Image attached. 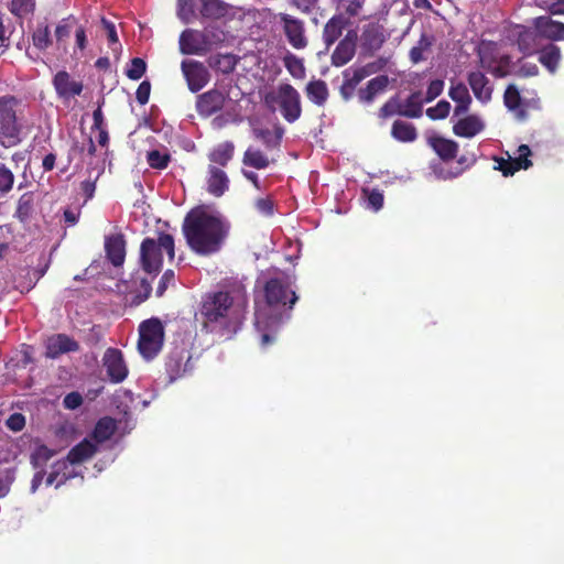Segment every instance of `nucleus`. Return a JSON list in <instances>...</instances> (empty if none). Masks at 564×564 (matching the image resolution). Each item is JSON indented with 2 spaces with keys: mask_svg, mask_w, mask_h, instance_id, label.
Returning <instances> with one entry per match:
<instances>
[{
  "mask_svg": "<svg viewBox=\"0 0 564 564\" xmlns=\"http://www.w3.org/2000/svg\"><path fill=\"white\" fill-rule=\"evenodd\" d=\"M297 300L291 278L286 273L279 272L264 281L262 301H257L254 313V326L261 333L262 347L274 341V336L268 329L289 319Z\"/></svg>",
  "mask_w": 564,
  "mask_h": 564,
  "instance_id": "nucleus-1",
  "label": "nucleus"
},
{
  "mask_svg": "<svg viewBox=\"0 0 564 564\" xmlns=\"http://www.w3.org/2000/svg\"><path fill=\"white\" fill-rule=\"evenodd\" d=\"M182 230L192 251L199 256H209L221 249L229 225L221 217L197 208L186 215Z\"/></svg>",
  "mask_w": 564,
  "mask_h": 564,
  "instance_id": "nucleus-2",
  "label": "nucleus"
},
{
  "mask_svg": "<svg viewBox=\"0 0 564 564\" xmlns=\"http://www.w3.org/2000/svg\"><path fill=\"white\" fill-rule=\"evenodd\" d=\"M200 314L203 327L221 335L237 333L245 318L243 310L234 305L230 293L223 291L208 294L204 299Z\"/></svg>",
  "mask_w": 564,
  "mask_h": 564,
  "instance_id": "nucleus-3",
  "label": "nucleus"
},
{
  "mask_svg": "<svg viewBox=\"0 0 564 564\" xmlns=\"http://www.w3.org/2000/svg\"><path fill=\"white\" fill-rule=\"evenodd\" d=\"M22 100L13 95L0 96V143L14 147L21 142L23 131Z\"/></svg>",
  "mask_w": 564,
  "mask_h": 564,
  "instance_id": "nucleus-4",
  "label": "nucleus"
},
{
  "mask_svg": "<svg viewBox=\"0 0 564 564\" xmlns=\"http://www.w3.org/2000/svg\"><path fill=\"white\" fill-rule=\"evenodd\" d=\"M225 32L216 26L203 31L187 29L180 35V51L185 55H204L225 42Z\"/></svg>",
  "mask_w": 564,
  "mask_h": 564,
  "instance_id": "nucleus-5",
  "label": "nucleus"
},
{
  "mask_svg": "<svg viewBox=\"0 0 564 564\" xmlns=\"http://www.w3.org/2000/svg\"><path fill=\"white\" fill-rule=\"evenodd\" d=\"M162 250H165L170 260L175 257L174 238L170 234L161 232L158 240L144 238L140 246V264L147 273H159L163 265Z\"/></svg>",
  "mask_w": 564,
  "mask_h": 564,
  "instance_id": "nucleus-6",
  "label": "nucleus"
},
{
  "mask_svg": "<svg viewBox=\"0 0 564 564\" xmlns=\"http://www.w3.org/2000/svg\"><path fill=\"white\" fill-rule=\"evenodd\" d=\"M264 102L272 110L278 106L282 117L289 123L295 122L302 115L301 95L289 83H282L274 91L268 93Z\"/></svg>",
  "mask_w": 564,
  "mask_h": 564,
  "instance_id": "nucleus-7",
  "label": "nucleus"
},
{
  "mask_svg": "<svg viewBox=\"0 0 564 564\" xmlns=\"http://www.w3.org/2000/svg\"><path fill=\"white\" fill-rule=\"evenodd\" d=\"M164 341V326L158 317L143 321L139 325L138 349L147 360L153 359L161 351Z\"/></svg>",
  "mask_w": 564,
  "mask_h": 564,
  "instance_id": "nucleus-8",
  "label": "nucleus"
},
{
  "mask_svg": "<svg viewBox=\"0 0 564 564\" xmlns=\"http://www.w3.org/2000/svg\"><path fill=\"white\" fill-rule=\"evenodd\" d=\"M288 43L295 50H304L308 45L305 22L286 12L275 14Z\"/></svg>",
  "mask_w": 564,
  "mask_h": 564,
  "instance_id": "nucleus-9",
  "label": "nucleus"
},
{
  "mask_svg": "<svg viewBox=\"0 0 564 564\" xmlns=\"http://www.w3.org/2000/svg\"><path fill=\"white\" fill-rule=\"evenodd\" d=\"M102 365L112 383H120L128 377L129 370L123 354L118 348L110 347L106 349L102 357Z\"/></svg>",
  "mask_w": 564,
  "mask_h": 564,
  "instance_id": "nucleus-10",
  "label": "nucleus"
},
{
  "mask_svg": "<svg viewBox=\"0 0 564 564\" xmlns=\"http://www.w3.org/2000/svg\"><path fill=\"white\" fill-rule=\"evenodd\" d=\"M357 41V30H348L345 36L341 40H339L338 44L336 45L335 50L332 53V65L335 67H341L348 64L356 54Z\"/></svg>",
  "mask_w": 564,
  "mask_h": 564,
  "instance_id": "nucleus-11",
  "label": "nucleus"
},
{
  "mask_svg": "<svg viewBox=\"0 0 564 564\" xmlns=\"http://www.w3.org/2000/svg\"><path fill=\"white\" fill-rule=\"evenodd\" d=\"M181 68L187 82L188 89L192 93L199 91L208 84L210 79L208 69L202 62L183 61L181 64Z\"/></svg>",
  "mask_w": 564,
  "mask_h": 564,
  "instance_id": "nucleus-12",
  "label": "nucleus"
},
{
  "mask_svg": "<svg viewBox=\"0 0 564 564\" xmlns=\"http://www.w3.org/2000/svg\"><path fill=\"white\" fill-rule=\"evenodd\" d=\"M191 361L192 357L185 349L176 348L172 350L165 361V372L169 381L173 382L189 372L193 369Z\"/></svg>",
  "mask_w": 564,
  "mask_h": 564,
  "instance_id": "nucleus-13",
  "label": "nucleus"
},
{
  "mask_svg": "<svg viewBox=\"0 0 564 564\" xmlns=\"http://www.w3.org/2000/svg\"><path fill=\"white\" fill-rule=\"evenodd\" d=\"M227 95L216 88L205 91L196 98V111L200 117L208 118L223 110Z\"/></svg>",
  "mask_w": 564,
  "mask_h": 564,
  "instance_id": "nucleus-14",
  "label": "nucleus"
},
{
  "mask_svg": "<svg viewBox=\"0 0 564 564\" xmlns=\"http://www.w3.org/2000/svg\"><path fill=\"white\" fill-rule=\"evenodd\" d=\"M53 87L59 99L70 100L83 93L84 85L80 80L72 78L70 74L66 70H58L53 79Z\"/></svg>",
  "mask_w": 564,
  "mask_h": 564,
  "instance_id": "nucleus-15",
  "label": "nucleus"
},
{
  "mask_svg": "<svg viewBox=\"0 0 564 564\" xmlns=\"http://www.w3.org/2000/svg\"><path fill=\"white\" fill-rule=\"evenodd\" d=\"M78 350L79 344L66 334H56L48 337L45 345V356L51 359H56L63 354Z\"/></svg>",
  "mask_w": 564,
  "mask_h": 564,
  "instance_id": "nucleus-16",
  "label": "nucleus"
},
{
  "mask_svg": "<svg viewBox=\"0 0 564 564\" xmlns=\"http://www.w3.org/2000/svg\"><path fill=\"white\" fill-rule=\"evenodd\" d=\"M384 42L386 35L381 25L370 23L365 26L361 34V48L366 55L372 56Z\"/></svg>",
  "mask_w": 564,
  "mask_h": 564,
  "instance_id": "nucleus-17",
  "label": "nucleus"
},
{
  "mask_svg": "<svg viewBox=\"0 0 564 564\" xmlns=\"http://www.w3.org/2000/svg\"><path fill=\"white\" fill-rule=\"evenodd\" d=\"M350 21L344 13L334 14L324 25L322 40L328 50L343 35L344 30L349 25Z\"/></svg>",
  "mask_w": 564,
  "mask_h": 564,
  "instance_id": "nucleus-18",
  "label": "nucleus"
},
{
  "mask_svg": "<svg viewBox=\"0 0 564 564\" xmlns=\"http://www.w3.org/2000/svg\"><path fill=\"white\" fill-rule=\"evenodd\" d=\"M106 257L113 267H121L126 259V240L122 234H116L105 239Z\"/></svg>",
  "mask_w": 564,
  "mask_h": 564,
  "instance_id": "nucleus-19",
  "label": "nucleus"
},
{
  "mask_svg": "<svg viewBox=\"0 0 564 564\" xmlns=\"http://www.w3.org/2000/svg\"><path fill=\"white\" fill-rule=\"evenodd\" d=\"M467 82L477 100L482 104H487L491 100L494 89L484 73L479 70L468 73Z\"/></svg>",
  "mask_w": 564,
  "mask_h": 564,
  "instance_id": "nucleus-20",
  "label": "nucleus"
},
{
  "mask_svg": "<svg viewBox=\"0 0 564 564\" xmlns=\"http://www.w3.org/2000/svg\"><path fill=\"white\" fill-rule=\"evenodd\" d=\"M389 86V77L387 75H379L370 79L365 87L357 91L358 100L361 104H372L376 97L386 91Z\"/></svg>",
  "mask_w": 564,
  "mask_h": 564,
  "instance_id": "nucleus-21",
  "label": "nucleus"
},
{
  "mask_svg": "<svg viewBox=\"0 0 564 564\" xmlns=\"http://www.w3.org/2000/svg\"><path fill=\"white\" fill-rule=\"evenodd\" d=\"M229 188V177L219 166L208 165L207 191L209 194L220 197Z\"/></svg>",
  "mask_w": 564,
  "mask_h": 564,
  "instance_id": "nucleus-22",
  "label": "nucleus"
},
{
  "mask_svg": "<svg viewBox=\"0 0 564 564\" xmlns=\"http://www.w3.org/2000/svg\"><path fill=\"white\" fill-rule=\"evenodd\" d=\"M427 144L444 162L452 161L457 156L458 143L454 140L441 135H432L427 138Z\"/></svg>",
  "mask_w": 564,
  "mask_h": 564,
  "instance_id": "nucleus-23",
  "label": "nucleus"
},
{
  "mask_svg": "<svg viewBox=\"0 0 564 564\" xmlns=\"http://www.w3.org/2000/svg\"><path fill=\"white\" fill-rule=\"evenodd\" d=\"M448 96L456 104L454 108V116L465 115L469 110L471 96L464 83H452Z\"/></svg>",
  "mask_w": 564,
  "mask_h": 564,
  "instance_id": "nucleus-24",
  "label": "nucleus"
},
{
  "mask_svg": "<svg viewBox=\"0 0 564 564\" xmlns=\"http://www.w3.org/2000/svg\"><path fill=\"white\" fill-rule=\"evenodd\" d=\"M534 26L539 33L549 40H564V23L552 20L550 17H539L534 20Z\"/></svg>",
  "mask_w": 564,
  "mask_h": 564,
  "instance_id": "nucleus-25",
  "label": "nucleus"
},
{
  "mask_svg": "<svg viewBox=\"0 0 564 564\" xmlns=\"http://www.w3.org/2000/svg\"><path fill=\"white\" fill-rule=\"evenodd\" d=\"M485 128L482 121L475 115H468L462 119H459L453 126V132L457 137L462 138H473L479 132H481Z\"/></svg>",
  "mask_w": 564,
  "mask_h": 564,
  "instance_id": "nucleus-26",
  "label": "nucleus"
},
{
  "mask_svg": "<svg viewBox=\"0 0 564 564\" xmlns=\"http://www.w3.org/2000/svg\"><path fill=\"white\" fill-rule=\"evenodd\" d=\"M97 451L98 448L96 444H94L88 438H84L82 442L70 448L66 457L70 465H76L91 458L97 453Z\"/></svg>",
  "mask_w": 564,
  "mask_h": 564,
  "instance_id": "nucleus-27",
  "label": "nucleus"
},
{
  "mask_svg": "<svg viewBox=\"0 0 564 564\" xmlns=\"http://www.w3.org/2000/svg\"><path fill=\"white\" fill-rule=\"evenodd\" d=\"M391 137L402 143H412L417 139L416 127L404 120H394L391 127Z\"/></svg>",
  "mask_w": 564,
  "mask_h": 564,
  "instance_id": "nucleus-28",
  "label": "nucleus"
},
{
  "mask_svg": "<svg viewBox=\"0 0 564 564\" xmlns=\"http://www.w3.org/2000/svg\"><path fill=\"white\" fill-rule=\"evenodd\" d=\"M562 59L561 48L555 44H547L539 51V62L551 73L555 74Z\"/></svg>",
  "mask_w": 564,
  "mask_h": 564,
  "instance_id": "nucleus-29",
  "label": "nucleus"
},
{
  "mask_svg": "<svg viewBox=\"0 0 564 564\" xmlns=\"http://www.w3.org/2000/svg\"><path fill=\"white\" fill-rule=\"evenodd\" d=\"M305 93L310 101L318 107H323L328 97L329 90L323 79H314L306 84Z\"/></svg>",
  "mask_w": 564,
  "mask_h": 564,
  "instance_id": "nucleus-30",
  "label": "nucleus"
},
{
  "mask_svg": "<svg viewBox=\"0 0 564 564\" xmlns=\"http://www.w3.org/2000/svg\"><path fill=\"white\" fill-rule=\"evenodd\" d=\"M235 145L231 141H225L215 147L208 154L210 164L225 167L232 160Z\"/></svg>",
  "mask_w": 564,
  "mask_h": 564,
  "instance_id": "nucleus-31",
  "label": "nucleus"
},
{
  "mask_svg": "<svg viewBox=\"0 0 564 564\" xmlns=\"http://www.w3.org/2000/svg\"><path fill=\"white\" fill-rule=\"evenodd\" d=\"M424 104L426 102L420 90L411 93L404 102L401 101L402 117L411 119L422 117Z\"/></svg>",
  "mask_w": 564,
  "mask_h": 564,
  "instance_id": "nucleus-32",
  "label": "nucleus"
},
{
  "mask_svg": "<svg viewBox=\"0 0 564 564\" xmlns=\"http://www.w3.org/2000/svg\"><path fill=\"white\" fill-rule=\"evenodd\" d=\"M273 162L270 158L260 149L249 147L242 156V164L257 170H264Z\"/></svg>",
  "mask_w": 564,
  "mask_h": 564,
  "instance_id": "nucleus-33",
  "label": "nucleus"
},
{
  "mask_svg": "<svg viewBox=\"0 0 564 564\" xmlns=\"http://www.w3.org/2000/svg\"><path fill=\"white\" fill-rule=\"evenodd\" d=\"M238 62L239 57L231 53L215 54L208 58V65L223 74L232 73Z\"/></svg>",
  "mask_w": 564,
  "mask_h": 564,
  "instance_id": "nucleus-34",
  "label": "nucleus"
},
{
  "mask_svg": "<svg viewBox=\"0 0 564 564\" xmlns=\"http://www.w3.org/2000/svg\"><path fill=\"white\" fill-rule=\"evenodd\" d=\"M116 422L110 416L99 419L91 432L93 440L100 444L111 438L116 432Z\"/></svg>",
  "mask_w": 564,
  "mask_h": 564,
  "instance_id": "nucleus-35",
  "label": "nucleus"
},
{
  "mask_svg": "<svg viewBox=\"0 0 564 564\" xmlns=\"http://www.w3.org/2000/svg\"><path fill=\"white\" fill-rule=\"evenodd\" d=\"M199 14L204 19L218 20L227 14V6L220 0H198Z\"/></svg>",
  "mask_w": 564,
  "mask_h": 564,
  "instance_id": "nucleus-36",
  "label": "nucleus"
},
{
  "mask_svg": "<svg viewBox=\"0 0 564 564\" xmlns=\"http://www.w3.org/2000/svg\"><path fill=\"white\" fill-rule=\"evenodd\" d=\"M344 82L339 88L340 96L344 100H349L354 96L356 87L359 85L361 80L365 78L359 74V72L355 68H347L343 72Z\"/></svg>",
  "mask_w": 564,
  "mask_h": 564,
  "instance_id": "nucleus-37",
  "label": "nucleus"
},
{
  "mask_svg": "<svg viewBox=\"0 0 564 564\" xmlns=\"http://www.w3.org/2000/svg\"><path fill=\"white\" fill-rule=\"evenodd\" d=\"M34 210V193L26 192L20 196L17 203V208L14 212V217L21 221L26 223Z\"/></svg>",
  "mask_w": 564,
  "mask_h": 564,
  "instance_id": "nucleus-38",
  "label": "nucleus"
},
{
  "mask_svg": "<svg viewBox=\"0 0 564 564\" xmlns=\"http://www.w3.org/2000/svg\"><path fill=\"white\" fill-rule=\"evenodd\" d=\"M283 128L276 127L274 132L269 129H256L254 137L259 139L267 149L273 150L280 147L283 137Z\"/></svg>",
  "mask_w": 564,
  "mask_h": 564,
  "instance_id": "nucleus-39",
  "label": "nucleus"
},
{
  "mask_svg": "<svg viewBox=\"0 0 564 564\" xmlns=\"http://www.w3.org/2000/svg\"><path fill=\"white\" fill-rule=\"evenodd\" d=\"M510 55H501L498 59V64L496 66H491L487 63L486 58H481V65L489 73H491L497 78L507 77L510 74V65H511Z\"/></svg>",
  "mask_w": 564,
  "mask_h": 564,
  "instance_id": "nucleus-40",
  "label": "nucleus"
},
{
  "mask_svg": "<svg viewBox=\"0 0 564 564\" xmlns=\"http://www.w3.org/2000/svg\"><path fill=\"white\" fill-rule=\"evenodd\" d=\"M177 17L185 23H192L197 19L194 0H177Z\"/></svg>",
  "mask_w": 564,
  "mask_h": 564,
  "instance_id": "nucleus-41",
  "label": "nucleus"
},
{
  "mask_svg": "<svg viewBox=\"0 0 564 564\" xmlns=\"http://www.w3.org/2000/svg\"><path fill=\"white\" fill-rule=\"evenodd\" d=\"M395 115L402 117L401 100L398 96H392L380 107L378 110V117L381 120H386Z\"/></svg>",
  "mask_w": 564,
  "mask_h": 564,
  "instance_id": "nucleus-42",
  "label": "nucleus"
},
{
  "mask_svg": "<svg viewBox=\"0 0 564 564\" xmlns=\"http://www.w3.org/2000/svg\"><path fill=\"white\" fill-rule=\"evenodd\" d=\"M283 64L294 78H302L305 75L303 61L296 55L288 52V54L283 57Z\"/></svg>",
  "mask_w": 564,
  "mask_h": 564,
  "instance_id": "nucleus-43",
  "label": "nucleus"
},
{
  "mask_svg": "<svg viewBox=\"0 0 564 564\" xmlns=\"http://www.w3.org/2000/svg\"><path fill=\"white\" fill-rule=\"evenodd\" d=\"M148 164L155 170H164L171 162V155L167 152L151 150L147 153Z\"/></svg>",
  "mask_w": 564,
  "mask_h": 564,
  "instance_id": "nucleus-44",
  "label": "nucleus"
},
{
  "mask_svg": "<svg viewBox=\"0 0 564 564\" xmlns=\"http://www.w3.org/2000/svg\"><path fill=\"white\" fill-rule=\"evenodd\" d=\"M32 42L36 48L41 51L46 50L52 44L48 25H37L32 35Z\"/></svg>",
  "mask_w": 564,
  "mask_h": 564,
  "instance_id": "nucleus-45",
  "label": "nucleus"
},
{
  "mask_svg": "<svg viewBox=\"0 0 564 564\" xmlns=\"http://www.w3.org/2000/svg\"><path fill=\"white\" fill-rule=\"evenodd\" d=\"M518 158L512 159L509 156V160L512 162L513 171L514 173L520 170H527L530 166H532L531 160H529V156L531 155V149L527 144H521L518 148Z\"/></svg>",
  "mask_w": 564,
  "mask_h": 564,
  "instance_id": "nucleus-46",
  "label": "nucleus"
},
{
  "mask_svg": "<svg viewBox=\"0 0 564 564\" xmlns=\"http://www.w3.org/2000/svg\"><path fill=\"white\" fill-rule=\"evenodd\" d=\"M54 456V451L46 445H40L31 455V464L34 468H44L46 463Z\"/></svg>",
  "mask_w": 564,
  "mask_h": 564,
  "instance_id": "nucleus-47",
  "label": "nucleus"
},
{
  "mask_svg": "<svg viewBox=\"0 0 564 564\" xmlns=\"http://www.w3.org/2000/svg\"><path fill=\"white\" fill-rule=\"evenodd\" d=\"M15 176L13 172L4 164L0 163V195L10 193L14 185Z\"/></svg>",
  "mask_w": 564,
  "mask_h": 564,
  "instance_id": "nucleus-48",
  "label": "nucleus"
},
{
  "mask_svg": "<svg viewBox=\"0 0 564 564\" xmlns=\"http://www.w3.org/2000/svg\"><path fill=\"white\" fill-rule=\"evenodd\" d=\"M69 465H70V463L68 462L67 457L64 459H59L52 465V467H51L52 470L57 471V475L59 476V480L56 484V488L61 487L67 480L72 479L76 476V474L68 471Z\"/></svg>",
  "mask_w": 564,
  "mask_h": 564,
  "instance_id": "nucleus-49",
  "label": "nucleus"
},
{
  "mask_svg": "<svg viewBox=\"0 0 564 564\" xmlns=\"http://www.w3.org/2000/svg\"><path fill=\"white\" fill-rule=\"evenodd\" d=\"M147 70V63L140 57H133L130 66L126 70V75L131 80H139Z\"/></svg>",
  "mask_w": 564,
  "mask_h": 564,
  "instance_id": "nucleus-50",
  "label": "nucleus"
},
{
  "mask_svg": "<svg viewBox=\"0 0 564 564\" xmlns=\"http://www.w3.org/2000/svg\"><path fill=\"white\" fill-rule=\"evenodd\" d=\"M451 111V104L443 99L440 100L434 107H430L426 109V116L431 120H442L445 119Z\"/></svg>",
  "mask_w": 564,
  "mask_h": 564,
  "instance_id": "nucleus-51",
  "label": "nucleus"
},
{
  "mask_svg": "<svg viewBox=\"0 0 564 564\" xmlns=\"http://www.w3.org/2000/svg\"><path fill=\"white\" fill-rule=\"evenodd\" d=\"M505 106L510 110H516L521 104V95L516 85H509L503 94Z\"/></svg>",
  "mask_w": 564,
  "mask_h": 564,
  "instance_id": "nucleus-52",
  "label": "nucleus"
},
{
  "mask_svg": "<svg viewBox=\"0 0 564 564\" xmlns=\"http://www.w3.org/2000/svg\"><path fill=\"white\" fill-rule=\"evenodd\" d=\"M362 194H364V196L367 197V204H368L369 208H371L375 212H378L382 208L383 194L381 191L376 189V188H373V189L364 188Z\"/></svg>",
  "mask_w": 564,
  "mask_h": 564,
  "instance_id": "nucleus-53",
  "label": "nucleus"
},
{
  "mask_svg": "<svg viewBox=\"0 0 564 564\" xmlns=\"http://www.w3.org/2000/svg\"><path fill=\"white\" fill-rule=\"evenodd\" d=\"M388 59L386 57H379L378 59L370 62L364 66L357 67L359 74L366 78L372 74L382 70L387 66Z\"/></svg>",
  "mask_w": 564,
  "mask_h": 564,
  "instance_id": "nucleus-54",
  "label": "nucleus"
},
{
  "mask_svg": "<svg viewBox=\"0 0 564 564\" xmlns=\"http://www.w3.org/2000/svg\"><path fill=\"white\" fill-rule=\"evenodd\" d=\"M289 4L303 14H311L317 8L318 0H288Z\"/></svg>",
  "mask_w": 564,
  "mask_h": 564,
  "instance_id": "nucleus-55",
  "label": "nucleus"
},
{
  "mask_svg": "<svg viewBox=\"0 0 564 564\" xmlns=\"http://www.w3.org/2000/svg\"><path fill=\"white\" fill-rule=\"evenodd\" d=\"M444 89V80L442 79H434L429 84L425 97L423 98L424 101L431 102L435 98H437Z\"/></svg>",
  "mask_w": 564,
  "mask_h": 564,
  "instance_id": "nucleus-56",
  "label": "nucleus"
},
{
  "mask_svg": "<svg viewBox=\"0 0 564 564\" xmlns=\"http://www.w3.org/2000/svg\"><path fill=\"white\" fill-rule=\"evenodd\" d=\"M151 93V83L149 80H143L137 88L135 98L140 105H145L149 102Z\"/></svg>",
  "mask_w": 564,
  "mask_h": 564,
  "instance_id": "nucleus-57",
  "label": "nucleus"
},
{
  "mask_svg": "<svg viewBox=\"0 0 564 564\" xmlns=\"http://www.w3.org/2000/svg\"><path fill=\"white\" fill-rule=\"evenodd\" d=\"M174 271L169 269L166 270L160 281H159V284H158V288H156V296L161 297L163 296V294L165 293L167 286L173 283L174 281Z\"/></svg>",
  "mask_w": 564,
  "mask_h": 564,
  "instance_id": "nucleus-58",
  "label": "nucleus"
},
{
  "mask_svg": "<svg viewBox=\"0 0 564 564\" xmlns=\"http://www.w3.org/2000/svg\"><path fill=\"white\" fill-rule=\"evenodd\" d=\"M83 404V397L79 392H69L64 397L63 405L65 409L75 410Z\"/></svg>",
  "mask_w": 564,
  "mask_h": 564,
  "instance_id": "nucleus-59",
  "label": "nucleus"
},
{
  "mask_svg": "<svg viewBox=\"0 0 564 564\" xmlns=\"http://www.w3.org/2000/svg\"><path fill=\"white\" fill-rule=\"evenodd\" d=\"M25 425V419L21 413H13L7 420V426L13 432L21 431Z\"/></svg>",
  "mask_w": 564,
  "mask_h": 564,
  "instance_id": "nucleus-60",
  "label": "nucleus"
},
{
  "mask_svg": "<svg viewBox=\"0 0 564 564\" xmlns=\"http://www.w3.org/2000/svg\"><path fill=\"white\" fill-rule=\"evenodd\" d=\"M533 37L530 34H520L517 41L519 50L524 55H531L533 53L532 47Z\"/></svg>",
  "mask_w": 564,
  "mask_h": 564,
  "instance_id": "nucleus-61",
  "label": "nucleus"
},
{
  "mask_svg": "<svg viewBox=\"0 0 564 564\" xmlns=\"http://www.w3.org/2000/svg\"><path fill=\"white\" fill-rule=\"evenodd\" d=\"M101 24L104 30L106 31L109 43L117 44L119 42V39L115 24L106 18L101 19Z\"/></svg>",
  "mask_w": 564,
  "mask_h": 564,
  "instance_id": "nucleus-62",
  "label": "nucleus"
},
{
  "mask_svg": "<svg viewBox=\"0 0 564 564\" xmlns=\"http://www.w3.org/2000/svg\"><path fill=\"white\" fill-rule=\"evenodd\" d=\"M497 166H495L496 170L500 171L503 176H512L514 174L512 162L505 158H498L496 159Z\"/></svg>",
  "mask_w": 564,
  "mask_h": 564,
  "instance_id": "nucleus-63",
  "label": "nucleus"
},
{
  "mask_svg": "<svg viewBox=\"0 0 564 564\" xmlns=\"http://www.w3.org/2000/svg\"><path fill=\"white\" fill-rule=\"evenodd\" d=\"M12 481L13 477L8 470L0 471V498H3L8 495Z\"/></svg>",
  "mask_w": 564,
  "mask_h": 564,
  "instance_id": "nucleus-64",
  "label": "nucleus"
}]
</instances>
